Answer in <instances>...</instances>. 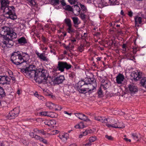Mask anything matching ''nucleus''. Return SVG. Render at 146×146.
Returning a JSON list of instances; mask_svg holds the SVG:
<instances>
[{"instance_id": "f257e3e1", "label": "nucleus", "mask_w": 146, "mask_h": 146, "mask_svg": "<svg viewBox=\"0 0 146 146\" xmlns=\"http://www.w3.org/2000/svg\"><path fill=\"white\" fill-rule=\"evenodd\" d=\"M0 44L3 48H11L14 44L12 40L17 37V35L13 30L9 27H3L0 31Z\"/></svg>"}, {"instance_id": "f03ea898", "label": "nucleus", "mask_w": 146, "mask_h": 146, "mask_svg": "<svg viewBox=\"0 0 146 146\" xmlns=\"http://www.w3.org/2000/svg\"><path fill=\"white\" fill-rule=\"evenodd\" d=\"M46 72V70L43 69L36 70V76L35 79L36 82L43 84L48 83L51 84V82L48 79V75Z\"/></svg>"}, {"instance_id": "7ed1b4c3", "label": "nucleus", "mask_w": 146, "mask_h": 146, "mask_svg": "<svg viewBox=\"0 0 146 146\" xmlns=\"http://www.w3.org/2000/svg\"><path fill=\"white\" fill-rule=\"evenodd\" d=\"M109 118H106L104 117L95 116L94 119L102 123H106V125L109 127H112L115 128H123L125 127L124 125L121 122L117 121V122L112 124H108L107 122Z\"/></svg>"}, {"instance_id": "20e7f679", "label": "nucleus", "mask_w": 146, "mask_h": 146, "mask_svg": "<svg viewBox=\"0 0 146 146\" xmlns=\"http://www.w3.org/2000/svg\"><path fill=\"white\" fill-rule=\"evenodd\" d=\"M15 8L13 6L1 10L3 13L4 16L7 19L15 20L17 18V16L15 12Z\"/></svg>"}, {"instance_id": "39448f33", "label": "nucleus", "mask_w": 146, "mask_h": 146, "mask_svg": "<svg viewBox=\"0 0 146 146\" xmlns=\"http://www.w3.org/2000/svg\"><path fill=\"white\" fill-rule=\"evenodd\" d=\"M22 59L21 53L19 51L14 52L12 53L11 57V60L15 64H19L20 62L23 61Z\"/></svg>"}, {"instance_id": "423d86ee", "label": "nucleus", "mask_w": 146, "mask_h": 146, "mask_svg": "<svg viewBox=\"0 0 146 146\" xmlns=\"http://www.w3.org/2000/svg\"><path fill=\"white\" fill-rule=\"evenodd\" d=\"M58 67L61 72H63L64 69L68 70L72 67L71 65L68 63L66 62L59 61L58 62Z\"/></svg>"}, {"instance_id": "0eeeda50", "label": "nucleus", "mask_w": 146, "mask_h": 146, "mask_svg": "<svg viewBox=\"0 0 146 146\" xmlns=\"http://www.w3.org/2000/svg\"><path fill=\"white\" fill-rule=\"evenodd\" d=\"M85 85H87L86 82L82 80L79 81L78 83L77 89L80 92L82 93H86V90L85 89L86 87L85 86Z\"/></svg>"}, {"instance_id": "6e6552de", "label": "nucleus", "mask_w": 146, "mask_h": 146, "mask_svg": "<svg viewBox=\"0 0 146 146\" xmlns=\"http://www.w3.org/2000/svg\"><path fill=\"white\" fill-rule=\"evenodd\" d=\"M19 112V109L15 108L13 110L11 111L7 115L8 118L9 119L15 118L18 115Z\"/></svg>"}, {"instance_id": "1a4fd4ad", "label": "nucleus", "mask_w": 146, "mask_h": 146, "mask_svg": "<svg viewBox=\"0 0 146 146\" xmlns=\"http://www.w3.org/2000/svg\"><path fill=\"white\" fill-rule=\"evenodd\" d=\"M64 21L68 27V28L67 29L68 32L70 33H74L75 30L72 27V25L70 20L69 19H65Z\"/></svg>"}, {"instance_id": "9d476101", "label": "nucleus", "mask_w": 146, "mask_h": 146, "mask_svg": "<svg viewBox=\"0 0 146 146\" xmlns=\"http://www.w3.org/2000/svg\"><path fill=\"white\" fill-rule=\"evenodd\" d=\"M27 62L25 61H23L20 62V64L17 65H19V67L20 68V72L23 73V74H25V72H23V70H26L27 69V67L28 66V63Z\"/></svg>"}, {"instance_id": "9b49d317", "label": "nucleus", "mask_w": 146, "mask_h": 146, "mask_svg": "<svg viewBox=\"0 0 146 146\" xmlns=\"http://www.w3.org/2000/svg\"><path fill=\"white\" fill-rule=\"evenodd\" d=\"M35 53L37 57L40 60L45 61H48V58L46 56L45 53H40L37 51H35Z\"/></svg>"}, {"instance_id": "f8f14e48", "label": "nucleus", "mask_w": 146, "mask_h": 146, "mask_svg": "<svg viewBox=\"0 0 146 146\" xmlns=\"http://www.w3.org/2000/svg\"><path fill=\"white\" fill-rule=\"evenodd\" d=\"M75 115L78 117L79 119L83 120L85 121H90V120L88 118L87 116L82 113H76L75 114Z\"/></svg>"}, {"instance_id": "ddd939ff", "label": "nucleus", "mask_w": 146, "mask_h": 146, "mask_svg": "<svg viewBox=\"0 0 146 146\" xmlns=\"http://www.w3.org/2000/svg\"><path fill=\"white\" fill-rule=\"evenodd\" d=\"M0 2L1 4V10L6 8V7H10L9 6V2L8 0H1Z\"/></svg>"}, {"instance_id": "4468645a", "label": "nucleus", "mask_w": 146, "mask_h": 146, "mask_svg": "<svg viewBox=\"0 0 146 146\" xmlns=\"http://www.w3.org/2000/svg\"><path fill=\"white\" fill-rule=\"evenodd\" d=\"M64 79V76H60L59 77L55 78L53 81V82L54 84H58L62 83Z\"/></svg>"}, {"instance_id": "2eb2a0df", "label": "nucleus", "mask_w": 146, "mask_h": 146, "mask_svg": "<svg viewBox=\"0 0 146 146\" xmlns=\"http://www.w3.org/2000/svg\"><path fill=\"white\" fill-rule=\"evenodd\" d=\"M131 76L132 78L131 79L135 81L138 80L141 77V75L137 72H133L131 73Z\"/></svg>"}, {"instance_id": "dca6fc26", "label": "nucleus", "mask_w": 146, "mask_h": 146, "mask_svg": "<svg viewBox=\"0 0 146 146\" xmlns=\"http://www.w3.org/2000/svg\"><path fill=\"white\" fill-rule=\"evenodd\" d=\"M24 74L30 78L34 77L35 80L36 76V70L27 72V73H25Z\"/></svg>"}, {"instance_id": "f3484780", "label": "nucleus", "mask_w": 146, "mask_h": 146, "mask_svg": "<svg viewBox=\"0 0 146 146\" xmlns=\"http://www.w3.org/2000/svg\"><path fill=\"white\" fill-rule=\"evenodd\" d=\"M124 79L123 75L121 73H119L116 77V81L118 84H121L122 83Z\"/></svg>"}, {"instance_id": "a211bd4d", "label": "nucleus", "mask_w": 146, "mask_h": 146, "mask_svg": "<svg viewBox=\"0 0 146 146\" xmlns=\"http://www.w3.org/2000/svg\"><path fill=\"white\" fill-rule=\"evenodd\" d=\"M88 87H86V93L87 92H89L94 90L96 87V82H95L92 84H88Z\"/></svg>"}, {"instance_id": "6ab92c4d", "label": "nucleus", "mask_w": 146, "mask_h": 146, "mask_svg": "<svg viewBox=\"0 0 146 146\" xmlns=\"http://www.w3.org/2000/svg\"><path fill=\"white\" fill-rule=\"evenodd\" d=\"M128 87L130 93L131 94L135 93L138 91L137 87L133 84L129 85Z\"/></svg>"}, {"instance_id": "aec40b11", "label": "nucleus", "mask_w": 146, "mask_h": 146, "mask_svg": "<svg viewBox=\"0 0 146 146\" xmlns=\"http://www.w3.org/2000/svg\"><path fill=\"white\" fill-rule=\"evenodd\" d=\"M28 66L26 70L25 69L23 70V72H25V73H27V72L29 71L36 70V66L35 65L31 64H28Z\"/></svg>"}, {"instance_id": "412c9836", "label": "nucleus", "mask_w": 146, "mask_h": 146, "mask_svg": "<svg viewBox=\"0 0 146 146\" xmlns=\"http://www.w3.org/2000/svg\"><path fill=\"white\" fill-rule=\"evenodd\" d=\"M73 7V11H72L76 15H78L80 13V9L79 7L77 5H74Z\"/></svg>"}, {"instance_id": "4be33fe9", "label": "nucleus", "mask_w": 146, "mask_h": 146, "mask_svg": "<svg viewBox=\"0 0 146 146\" xmlns=\"http://www.w3.org/2000/svg\"><path fill=\"white\" fill-rule=\"evenodd\" d=\"M22 61L27 62L29 59L30 55L27 52H22L21 53Z\"/></svg>"}, {"instance_id": "5701e85b", "label": "nucleus", "mask_w": 146, "mask_h": 146, "mask_svg": "<svg viewBox=\"0 0 146 146\" xmlns=\"http://www.w3.org/2000/svg\"><path fill=\"white\" fill-rule=\"evenodd\" d=\"M18 43L21 45H24L27 43V39L23 36L19 38L17 40Z\"/></svg>"}, {"instance_id": "b1692460", "label": "nucleus", "mask_w": 146, "mask_h": 146, "mask_svg": "<svg viewBox=\"0 0 146 146\" xmlns=\"http://www.w3.org/2000/svg\"><path fill=\"white\" fill-rule=\"evenodd\" d=\"M134 19L135 25L137 27H139V24H141L142 23V18L137 16L135 17Z\"/></svg>"}, {"instance_id": "393cba45", "label": "nucleus", "mask_w": 146, "mask_h": 146, "mask_svg": "<svg viewBox=\"0 0 146 146\" xmlns=\"http://www.w3.org/2000/svg\"><path fill=\"white\" fill-rule=\"evenodd\" d=\"M68 134L67 133L60 134L58 137L61 140L64 141H66L68 138Z\"/></svg>"}, {"instance_id": "a878e982", "label": "nucleus", "mask_w": 146, "mask_h": 146, "mask_svg": "<svg viewBox=\"0 0 146 146\" xmlns=\"http://www.w3.org/2000/svg\"><path fill=\"white\" fill-rule=\"evenodd\" d=\"M85 82L87 85L96 82V80L93 78H87L86 79Z\"/></svg>"}, {"instance_id": "bb28decb", "label": "nucleus", "mask_w": 146, "mask_h": 146, "mask_svg": "<svg viewBox=\"0 0 146 146\" xmlns=\"http://www.w3.org/2000/svg\"><path fill=\"white\" fill-rule=\"evenodd\" d=\"M7 87H8V88H6V92H5V96H8L9 95V94H10V93H11L13 92V90L11 88V87H10V85H9V86H7Z\"/></svg>"}, {"instance_id": "cd10ccee", "label": "nucleus", "mask_w": 146, "mask_h": 146, "mask_svg": "<svg viewBox=\"0 0 146 146\" xmlns=\"http://www.w3.org/2000/svg\"><path fill=\"white\" fill-rule=\"evenodd\" d=\"M140 83L143 87L146 88V77H144L141 80Z\"/></svg>"}, {"instance_id": "c85d7f7f", "label": "nucleus", "mask_w": 146, "mask_h": 146, "mask_svg": "<svg viewBox=\"0 0 146 146\" xmlns=\"http://www.w3.org/2000/svg\"><path fill=\"white\" fill-rule=\"evenodd\" d=\"M73 23L74 24V26L76 27H78L79 23H78V19L77 17H73L72 18Z\"/></svg>"}, {"instance_id": "c756f323", "label": "nucleus", "mask_w": 146, "mask_h": 146, "mask_svg": "<svg viewBox=\"0 0 146 146\" xmlns=\"http://www.w3.org/2000/svg\"><path fill=\"white\" fill-rule=\"evenodd\" d=\"M132 137L133 138V140L134 142L138 141L139 140V137L136 133H133L131 134Z\"/></svg>"}, {"instance_id": "7c9ffc66", "label": "nucleus", "mask_w": 146, "mask_h": 146, "mask_svg": "<svg viewBox=\"0 0 146 146\" xmlns=\"http://www.w3.org/2000/svg\"><path fill=\"white\" fill-rule=\"evenodd\" d=\"M48 114V116L52 118L56 117L58 116V114L54 112L49 111Z\"/></svg>"}, {"instance_id": "2f4dec72", "label": "nucleus", "mask_w": 146, "mask_h": 146, "mask_svg": "<svg viewBox=\"0 0 146 146\" xmlns=\"http://www.w3.org/2000/svg\"><path fill=\"white\" fill-rule=\"evenodd\" d=\"M0 84H6L5 81V76H0Z\"/></svg>"}, {"instance_id": "473e14b6", "label": "nucleus", "mask_w": 146, "mask_h": 146, "mask_svg": "<svg viewBox=\"0 0 146 146\" xmlns=\"http://www.w3.org/2000/svg\"><path fill=\"white\" fill-rule=\"evenodd\" d=\"M5 91L4 89L0 86V98L5 96Z\"/></svg>"}, {"instance_id": "72a5a7b5", "label": "nucleus", "mask_w": 146, "mask_h": 146, "mask_svg": "<svg viewBox=\"0 0 146 146\" xmlns=\"http://www.w3.org/2000/svg\"><path fill=\"white\" fill-rule=\"evenodd\" d=\"M64 8L65 10L68 11H73L72 7L69 5H65Z\"/></svg>"}, {"instance_id": "f704fd0d", "label": "nucleus", "mask_w": 146, "mask_h": 146, "mask_svg": "<svg viewBox=\"0 0 146 146\" xmlns=\"http://www.w3.org/2000/svg\"><path fill=\"white\" fill-rule=\"evenodd\" d=\"M50 2L52 5L55 6L59 4V0H50Z\"/></svg>"}, {"instance_id": "c9c22d12", "label": "nucleus", "mask_w": 146, "mask_h": 146, "mask_svg": "<svg viewBox=\"0 0 146 146\" xmlns=\"http://www.w3.org/2000/svg\"><path fill=\"white\" fill-rule=\"evenodd\" d=\"M102 90L100 88L98 91L97 93L99 97H101L103 96V94Z\"/></svg>"}, {"instance_id": "e433bc0d", "label": "nucleus", "mask_w": 146, "mask_h": 146, "mask_svg": "<svg viewBox=\"0 0 146 146\" xmlns=\"http://www.w3.org/2000/svg\"><path fill=\"white\" fill-rule=\"evenodd\" d=\"M110 5H118L119 3L117 0H109Z\"/></svg>"}, {"instance_id": "4c0bfd02", "label": "nucleus", "mask_w": 146, "mask_h": 146, "mask_svg": "<svg viewBox=\"0 0 146 146\" xmlns=\"http://www.w3.org/2000/svg\"><path fill=\"white\" fill-rule=\"evenodd\" d=\"M48 111H42L39 113V114L42 116H48Z\"/></svg>"}, {"instance_id": "58836bf2", "label": "nucleus", "mask_w": 146, "mask_h": 146, "mask_svg": "<svg viewBox=\"0 0 146 146\" xmlns=\"http://www.w3.org/2000/svg\"><path fill=\"white\" fill-rule=\"evenodd\" d=\"M11 80V77L10 78L9 77L5 76V81L6 83V85L8 84L9 86V83H7V82H10Z\"/></svg>"}, {"instance_id": "ea45409f", "label": "nucleus", "mask_w": 146, "mask_h": 146, "mask_svg": "<svg viewBox=\"0 0 146 146\" xmlns=\"http://www.w3.org/2000/svg\"><path fill=\"white\" fill-rule=\"evenodd\" d=\"M34 131H38V133H41L43 135L45 134V131L43 129L38 130L37 129H34Z\"/></svg>"}, {"instance_id": "a19ab883", "label": "nucleus", "mask_w": 146, "mask_h": 146, "mask_svg": "<svg viewBox=\"0 0 146 146\" xmlns=\"http://www.w3.org/2000/svg\"><path fill=\"white\" fill-rule=\"evenodd\" d=\"M80 5L81 10L83 11H86L87 10V9L86 7L84 5H83L81 3H80Z\"/></svg>"}, {"instance_id": "79ce46f5", "label": "nucleus", "mask_w": 146, "mask_h": 146, "mask_svg": "<svg viewBox=\"0 0 146 146\" xmlns=\"http://www.w3.org/2000/svg\"><path fill=\"white\" fill-rule=\"evenodd\" d=\"M96 139V137H92L89 138V141L90 142H92L95 141Z\"/></svg>"}, {"instance_id": "37998d69", "label": "nucleus", "mask_w": 146, "mask_h": 146, "mask_svg": "<svg viewBox=\"0 0 146 146\" xmlns=\"http://www.w3.org/2000/svg\"><path fill=\"white\" fill-rule=\"evenodd\" d=\"M76 73L74 72H72L69 74V76L71 79L74 78L75 76Z\"/></svg>"}, {"instance_id": "c03bdc74", "label": "nucleus", "mask_w": 146, "mask_h": 146, "mask_svg": "<svg viewBox=\"0 0 146 146\" xmlns=\"http://www.w3.org/2000/svg\"><path fill=\"white\" fill-rule=\"evenodd\" d=\"M9 94H9V95L8 96H6L7 98H8L9 99H11L13 98L14 93L13 92L11 93H10Z\"/></svg>"}, {"instance_id": "a18cd8bd", "label": "nucleus", "mask_w": 146, "mask_h": 146, "mask_svg": "<svg viewBox=\"0 0 146 146\" xmlns=\"http://www.w3.org/2000/svg\"><path fill=\"white\" fill-rule=\"evenodd\" d=\"M78 50L79 51L82 52L84 50V45L82 44H80L78 47Z\"/></svg>"}, {"instance_id": "49530a36", "label": "nucleus", "mask_w": 146, "mask_h": 146, "mask_svg": "<svg viewBox=\"0 0 146 146\" xmlns=\"http://www.w3.org/2000/svg\"><path fill=\"white\" fill-rule=\"evenodd\" d=\"M50 127H54V124H55V121L54 120H50Z\"/></svg>"}, {"instance_id": "de8ad7c7", "label": "nucleus", "mask_w": 146, "mask_h": 146, "mask_svg": "<svg viewBox=\"0 0 146 146\" xmlns=\"http://www.w3.org/2000/svg\"><path fill=\"white\" fill-rule=\"evenodd\" d=\"M44 123L46 125L50 127V121L49 120H46L44 121Z\"/></svg>"}, {"instance_id": "09e8293b", "label": "nucleus", "mask_w": 146, "mask_h": 146, "mask_svg": "<svg viewBox=\"0 0 146 146\" xmlns=\"http://www.w3.org/2000/svg\"><path fill=\"white\" fill-rule=\"evenodd\" d=\"M42 40L44 43L47 42L48 41V39L46 38L44 36L42 35L41 36Z\"/></svg>"}, {"instance_id": "8fccbe9b", "label": "nucleus", "mask_w": 146, "mask_h": 146, "mask_svg": "<svg viewBox=\"0 0 146 146\" xmlns=\"http://www.w3.org/2000/svg\"><path fill=\"white\" fill-rule=\"evenodd\" d=\"M108 87V86L104 85L102 84L101 85V86L100 88L102 89H103L104 90H106Z\"/></svg>"}, {"instance_id": "3c124183", "label": "nucleus", "mask_w": 146, "mask_h": 146, "mask_svg": "<svg viewBox=\"0 0 146 146\" xmlns=\"http://www.w3.org/2000/svg\"><path fill=\"white\" fill-rule=\"evenodd\" d=\"M113 40L111 39V40H109L108 42V44L110 46H112L113 44Z\"/></svg>"}, {"instance_id": "603ef678", "label": "nucleus", "mask_w": 146, "mask_h": 146, "mask_svg": "<svg viewBox=\"0 0 146 146\" xmlns=\"http://www.w3.org/2000/svg\"><path fill=\"white\" fill-rule=\"evenodd\" d=\"M58 62L57 66L56 68H54L53 69V72H56L57 71H60V70H59V68L58 67Z\"/></svg>"}, {"instance_id": "864d4df0", "label": "nucleus", "mask_w": 146, "mask_h": 146, "mask_svg": "<svg viewBox=\"0 0 146 146\" xmlns=\"http://www.w3.org/2000/svg\"><path fill=\"white\" fill-rule=\"evenodd\" d=\"M106 138L110 140H113V138L111 136H108L107 135L105 136Z\"/></svg>"}, {"instance_id": "5fc2aeb1", "label": "nucleus", "mask_w": 146, "mask_h": 146, "mask_svg": "<svg viewBox=\"0 0 146 146\" xmlns=\"http://www.w3.org/2000/svg\"><path fill=\"white\" fill-rule=\"evenodd\" d=\"M64 47L67 50H69L70 52V48L69 46H66L65 44H64Z\"/></svg>"}, {"instance_id": "6e6d98bb", "label": "nucleus", "mask_w": 146, "mask_h": 146, "mask_svg": "<svg viewBox=\"0 0 146 146\" xmlns=\"http://www.w3.org/2000/svg\"><path fill=\"white\" fill-rule=\"evenodd\" d=\"M80 17L82 20H84L85 19L86 15L83 13H81L80 14Z\"/></svg>"}, {"instance_id": "4d7b16f0", "label": "nucleus", "mask_w": 146, "mask_h": 146, "mask_svg": "<svg viewBox=\"0 0 146 146\" xmlns=\"http://www.w3.org/2000/svg\"><path fill=\"white\" fill-rule=\"evenodd\" d=\"M28 1L31 5H35V3L34 1V0H29Z\"/></svg>"}, {"instance_id": "13d9d810", "label": "nucleus", "mask_w": 146, "mask_h": 146, "mask_svg": "<svg viewBox=\"0 0 146 146\" xmlns=\"http://www.w3.org/2000/svg\"><path fill=\"white\" fill-rule=\"evenodd\" d=\"M34 138L36 140H38L40 141L41 137L38 135H35Z\"/></svg>"}, {"instance_id": "bf43d9fd", "label": "nucleus", "mask_w": 146, "mask_h": 146, "mask_svg": "<svg viewBox=\"0 0 146 146\" xmlns=\"http://www.w3.org/2000/svg\"><path fill=\"white\" fill-rule=\"evenodd\" d=\"M40 141L44 143H47V141L45 139H44L42 137H41V139H40Z\"/></svg>"}, {"instance_id": "052dcab7", "label": "nucleus", "mask_w": 146, "mask_h": 146, "mask_svg": "<svg viewBox=\"0 0 146 146\" xmlns=\"http://www.w3.org/2000/svg\"><path fill=\"white\" fill-rule=\"evenodd\" d=\"M60 3L63 6H65L66 5V3L64 0H62V1H60Z\"/></svg>"}, {"instance_id": "680f3d73", "label": "nucleus", "mask_w": 146, "mask_h": 146, "mask_svg": "<svg viewBox=\"0 0 146 146\" xmlns=\"http://www.w3.org/2000/svg\"><path fill=\"white\" fill-rule=\"evenodd\" d=\"M133 12L131 11H129L128 12V15L130 17H132L133 16Z\"/></svg>"}, {"instance_id": "e2e57ef3", "label": "nucleus", "mask_w": 146, "mask_h": 146, "mask_svg": "<svg viewBox=\"0 0 146 146\" xmlns=\"http://www.w3.org/2000/svg\"><path fill=\"white\" fill-rule=\"evenodd\" d=\"M103 83H104L103 84H102V85H104L108 86L109 87V85L108 84H110L109 82H108L107 81H104Z\"/></svg>"}, {"instance_id": "0e129e2a", "label": "nucleus", "mask_w": 146, "mask_h": 146, "mask_svg": "<svg viewBox=\"0 0 146 146\" xmlns=\"http://www.w3.org/2000/svg\"><path fill=\"white\" fill-rule=\"evenodd\" d=\"M29 135L31 137H32V138H34L35 137L34 133L33 132H30L29 133Z\"/></svg>"}, {"instance_id": "69168bd1", "label": "nucleus", "mask_w": 146, "mask_h": 146, "mask_svg": "<svg viewBox=\"0 0 146 146\" xmlns=\"http://www.w3.org/2000/svg\"><path fill=\"white\" fill-rule=\"evenodd\" d=\"M69 2L71 4H74L75 3V0H68Z\"/></svg>"}, {"instance_id": "338daca9", "label": "nucleus", "mask_w": 146, "mask_h": 146, "mask_svg": "<svg viewBox=\"0 0 146 146\" xmlns=\"http://www.w3.org/2000/svg\"><path fill=\"white\" fill-rule=\"evenodd\" d=\"M79 125H80V128H83L84 127V125L83 123L80 122L79 123Z\"/></svg>"}, {"instance_id": "774afa93", "label": "nucleus", "mask_w": 146, "mask_h": 146, "mask_svg": "<svg viewBox=\"0 0 146 146\" xmlns=\"http://www.w3.org/2000/svg\"><path fill=\"white\" fill-rule=\"evenodd\" d=\"M11 73L12 74L11 75H10V77H11V79H12V80L14 81L15 80V78L13 77V73L12 72H11Z\"/></svg>"}]
</instances>
